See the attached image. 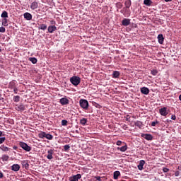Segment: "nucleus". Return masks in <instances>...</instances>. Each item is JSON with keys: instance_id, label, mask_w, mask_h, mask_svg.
Returning <instances> with one entry per match:
<instances>
[{"instance_id": "nucleus-8", "label": "nucleus", "mask_w": 181, "mask_h": 181, "mask_svg": "<svg viewBox=\"0 0 181 181\" xmlns=\"http://www.w3.org/2000/svg\"><path fill=\"white\" fill-rule=\"evenodd\" d=\"M122 25L123 26H129L131 25V20L129 18H124L122 21Z\"/></svg>"}, {"instance_id": "nucleus-42", "label": "nucleus", "mask_w": 181, "mask_h": 181, "mask_svg": "<svg viewBox=\"0 0 181 181\" xmlns=\"http://www.w3.org/2000/svg\"><path fill=\"white\" fill-rule=\"evenodd\" d=\"M116 145H117V146H121V145H122V141H117V142H116Z\"/></svg>"}, {"instance_id": "nucleus-39", "label": "nucleus", "mask_w": 181, "mask_h": 181, "mask_svg": "<svg viewBox=\"0 0 181 181\" xmlns=\"http://www.w3.org/2000/svg\"><path fill=\"white\" fill-rule=\"evenodd\" d=\"M9 86H10V88H16L15 86V83H13V82H11Z\"/></svg>"}, {"instance_id": "nucleus-58", "label": "nucleus", "mask_w": 181, "mask_h": 181, "mask_svg": "<svg viewBox=\"0 0 181 181\" xmlns=\"http://www.w3.org/2000/svg\"><path fill=\"white\" fill-rule=\"evenodd\" d=\"M1 52H2V49H0V53H1Z\"/></svg>"}, {"instance_id": "nucleus-35", "label": "nucleus", "mask_w": 181, "mask_h": 181, "mask_svg": "<svg viewBox=\"0 0 181 181\" xmlns=\"http://www.w3.org/2000/svg\"><path fill=\"white\" fill-rule=\"evenodd\" d=\"M67 120H66V119H63V120H62V127H66V125H67Z\"/></svg>"}, {"instance_id": "nucleus-51", "label": "nucleus", "mask_w": 181, "mask_h": 181, "mask_svg": "<svg viewBox=\"0 0 181 181\" xmlns=\"http://www.w3.org/2000/svg\"><path fill=\"white\" fill-rule=\"evenodd\" d=\"M4 177V174L0 172V179H2Z\"/></svg>"}, {"instance_id": "nucleus-34", "label": "nucleus", "mask_w": 181, "mask_h": 181, "mask_svg": "<svg viewBox=\"0 0 181 181\" xmlns=\"http://www.w3.org/2000/svg\"><path fill=\"white\" fill-rule=\"evenodd\" d=\"M151 74L152 76H156L158 74V70L156 69L151 70Z\"/></svg>"}, {"instance_id": "nucleus-23", "label": "nucleus", "mask_w": 181, "mask_h": 181, "mask_svg": "<svg viewBox=\"0 0 181 181\" xmlns=\"http://www.w3.org/2000/svg\"><path fill=\"white\" fill-rule=\"evenodd\" d=\"M0 149L4 152H8V151H11V148L5 146V145H1L0 146Z\"/></svg>"}, {"instance_id": "nucleus-44", "label": "nucleus", "mask_w": 181, "mask_h": 181, "mask_svg": "<svg viewBox=\"0 0 181 181\" xmlns=\"http://www.w3.org/2000/svg\"><path fill=\"white\" fill-rule=\"evenodd\" d=\"M163 172H164V173H168V172H169V168H163Z\"/></svg>"}, {"instance_id": "nucleus-10", "label": "nucleus", "mask_w": 181, "mask_h": 181, "mask_svg": "<svg viewBox=\"0 0 181 181\" xmlns=\"http://www.w3.org/2000/svg\"><path fill=\"white\" fill-rule=\"evenodd\" d=\"M47 30L49 33H53V32H56V30H57V27H56V25H49Z\"/></svg>"}, {"instance_id": "nucleus-13", "label": "nucleus", "mask_w": 181, "mask_h": 181, "mask_svg": "<svg viewBox=\"0 0 181 181\" xmlns=\"http://www.w3.org/2000/svg\"><path fill=\"white\" fill-rule=\"evenodd\" d=\"M19 169H21V165H19L18 164H13L11 166V170H13V172H18Z\"/></svg>"}, {"instance_id": "nucleus-16", "label": "nucleus", "mask_w": 181, "mask_h": 181, "mask_svg": "<svg viewBox=\"0 0 181 181\" xmlns=\"http://www.w3.org/2000/svg\"><path fill=\"white\" fill-rule=\"evenodd\" d=\"M158 43H160V45H163V42L165 40V37H163V35L159 34L158 35Z\"/></svg>"}, {"instance_id": "nucleus-43", "label": "nucleus", "mask_w": 181, "mask_h": 181, "mask_svg": "<svg viewBox=\"0 0 181 181\" xmlns=\"http://www.w3.org/2000/svg\"><path fill=\"white\" fill-rule=\"evenodd\" d=\"M117 8H119V9H121V8H122V4L117 3Z\"/></svg>"}, {"instance_id": "nucleus-30", "label": "nucleus", "mask_w": 181, "mask_h": 181, "mask_svg": "<svg viewBox=\"0 0 181 181\" xmlns=\"http://www.w3.org/2000/svg\"><path fill=\"white\" fill-rule=\"evenodd\" d=\"M80 124L81 125H86V124H87V119L86 118H82L81 120H80Z\"/></svg>"}, {"instance_id": "nucleus-32", "label": "nucleus", "mask_w": 181, "mask_h": 181, "mask_svg": "<svg viewBox=\"0 0 181 181\" xmlns=\"http://www.w3.org/2000/svg\"><path fill=\"white\" fill-rule=\"evenodd\" d=\"M1 18H8V12L6 11H3L1 15Z\"/></svg>"}, {"instance_id": "nucleus-52", "label": "nucleus", "mask_w": 181, "mask_h": 181, "mask_svg": "<svg viewBox=\"0 0 181 181\" xmlns=\"http://www.w3.org/2000/svg\"><path fill=\"white\" fill-rule=\"evenodd\" d=\"M175 176H176V177L179 176V171L175 172Z\"/></svg>"}, {"instance_id": "nucleus-28", "label": "nucleus", "mask_w": 181, "mask_h": 181, "mask_svg": "<svg viewBox=\"0 0 181 181\" xmlns=\"http://www.w3.org/2000/svg\"><path fill=\"white\" fill-rule=\"evenodd\" d=\"M13 100L14 103H19V101H21V96L16 95L13 97Z\"/></svg>"}, {"instance_id": "nucleus-14", "label": "nucleus", "mask_w": 181, "mask_h": 181, "mask_svg": "<svg viewBox=\"0 0 181 181\" xmlns=\"http://www.w3.org/2000/svg\"><path fill=\"white\" fill-rule=\"evenodd\" d=\"M144 165H145V160H141L139 161V163L138 166H137L139 170H142L144 169Z\"/></svg>"}, {"instance_id": "nucleus-24", "label": "nucleus", "mask_w": 181, "mask_h": 181, "mask_svg": "<svg viewBox=\"0 0 181 181\" xmlns=\"http://www.w3.org/2000/svg\"><path fill=\"white\" fill-rule=\"evenodd\" d=\"M144 5H146V6H151L153 2L151 0H144Z\"/></svg>"}, {"instance_id": "nucleus-19", "label": "nucleus", "mask_w": 181, "mask_h": 181, "mask_svg": "<svg viewBox=\"0 0 181 181\" xmlns=\"http://www.w3.org/2000/svg\"><path fill=\"white\" fill-rule=\"evenodd\" d=\"M16 109L17 111H25V105L22 104L19 105H16Z\"/></svg>"}, {"instance_id": "nucleus-33", "label": "nucleus", "mask_w": 181, "mask_h": 181, "mask_svg": "<svg viewBox=\"0 0 181 181\" xmlns=\"http://www.w3.org/2000/svg\"><path fill=\"white\" fill-rule=\"evenodd\" d=\"M3 26H8V20L6 18H4L2 21Z\"/></svg>"}, {"instance_id": "nucleus-45", "label": "nucleus", "mask_w": 181, "mask_h": 181, "mask_svg": "<svg viewBox=\"0 0 181 181\" xmlns=\"http://www.w3.org/2000/svg\"><path fill=\"white\" fill-rule=\"evenodd\" d=\"M171 119H173V121H176V115H173L171 116Z\"/></svg>"}, {"instance_id": "nucleus-41", "label": "nucleus", "mask_w": 181, "mask_h": 181, "mask_svg": "<svg viewBox=\"0 0 181 181\" xmlns=\"http://www.w3.org/2000/svg\"><path fill=\"white\" fill-rule=\"evenodd\" d=\"M94 179H96V180L101 181V179H103V177L100 176H95Z\"/></svg>"}, {"instance_id": "nucleus-56", "label": "nucleus", "mask_w": 181, "mask_h": 181, "mask_svg": "<svg viewBox=\"0 0 181 181\" xmlns=\"http://www.w3.org/2000/svg\"><path fill=\"white\" fill-rule=\"evenodd\" d=\"M179 170H181V165L178 166Z\"/></svg>"}, {"instance_id": "nucleus-48", "label": "nucleus", "mask_w": 181, "mask_h": 181, "mask_svg": "<svg viewBox=\"0 0 181 181\" xmlns=\"http://www.w3.org/2000/svg\"><path fill=\"white\" fill-rule=\"evenodd\" d=\"M125 118H126V121H129V119H131V116L127 115Z\"/></svg>"}, {"instance_id": "nucleus-50", "label": "nucleus", "mask_w": 181, "mask_h": 181, "mask_svg": "<svg viewBox=\"0 0 181 181\" xmlns=\"http://www.w3.org/2000/svg\"><path fill=\"white\" fill-rule=\"evenodd\" d=\"M24 166H25V169H28V168H29V164L28 163H25L24 165Z\"/></svg>"}, {"instance_id": "nucleus-22", "label": "nucleus", "mask_w": 181, "mask_h": 181, "mask_svg": "<svg viewBox=\"0 0 181 181\" xmlns=\"http://www.w3.org/2000/svg\"><path fill=\"white\" fill-rule=\"evenodd\" d=\"M1 159L2 160L3 162H8V160H9V156L6 155V154H4Z\"/></svg>"}, {"instance_id": "nucleus-53", "label": "nucleus", "mask_w": 181, "mask_h": 181, "mask_svg": "<svg viewBox=\"0 0 181 181\" xmlns=\"http://www.w3.org/2000/svg\"><path fill=\"white\" fill-rule=\"evenodd\" d=\"M0 136H5V134L0 131Z\"/></svg>"}, {"instance_id": "nucleus-55", "label": "nucleus", "mask_w": 181, "mask_h": 181, "mask_svg": "<svg viewBox=\"0 0 181 181\" xmlns=\"http://www.w3.org/2000/svg\"><path fill=\"white\" fill-rule=\"evenodd\" d=\"M172 0H165V2H170Z\"/></svg>"}, {"instance_id": "nucleus-40", "label": "nucleus", "mask_w": 181, "mask_h": 181, "mask_svg": "<svg viewBox=\"0 0 181 181\" xmlns=\"http://www.w3.org/2000/svg\"><path fill=\"white\" fill-rule=\"evenodd\" d=\"M6 29L4 27H0V33H5Z\"/></svg>"}, {"instance_id": "nucleus-3", "label": "nucleus", "mask_w": 181, "mask_h": 181, "mask_svg": "<svg viewBox=\"0 0 181 181\" xmlns=\"http://www.w3.org/2000/svg\"><path fill=\"white\" fill-rule=\"evenodd\" d=\"M19 145L22 149L25 151L26 152H30L32 151V147L29 146L25 142H20Z\"/></svg>"}, {"instance_id": "nucleus-37", "label": "nucleus", "mask_w": 181, "mask_h": 181, "mask_svg": "<svg viewBox=\"0 0 181 181\" xmlns=\"http://www.w3.org/2000/svg\"><path fill=\"white\" fill-rule=\"evenodd\" d=\"M5 141H6V138H5V137H0V145L1 144H3L4 142H5Z\"/></svg>"}, {"instance_id": "nucleus-47", "label": "nucleus", "mask_w": 181, "mask_h": 181, "mask_svg": "<svg viewBox=\"0 0 181 181\" xmlns=\"http://www.w3.org/2000/svg\"><path fill=\"white\" fill-rule=\"evenodd\" d=\"M95 107L96 108H102V106L98 103H95Z\"/></svg>"}, {"instance_id": "nucleus-36", "label": "nucleus", "mask_w": 181, "mask_h": 181, "mask_svg": "<svg viewBox=\"0 0 181 181\" xmlns=\"http://www.w3.org/2000/svg\"><path fill=\"white\" fill-rule=\"evenodd\" d=\"M64 149L65 152H67V151H69V149H70V146L69 144L65 145L64 146Z\"/></svg>"}, {"instance_id": "nucleus-11", "label": "nucleus", "mask_w": 181, "mask_h": 181, "mask_svg": "<svg viewBox=\"0 0 181 181\" xmlns=\"http://www.w3.org/2000/svg\"><path fill=\"white\" fill-rule=\"evenodd\" d=\"M59 103L62 104V105H67V104L69 103V100L66 98H62L60 99Z\"/></svg>"}, {"instance_id": "nucleus-1", "label": "nucleus", "mask_w": 181, "mask_h": 181, "mask_svg": "<svg viewBox=\"0 0 181 181\" xmlns=\"http://www.w3.org/2000/svg\"><path fill=\"white\" fill-rule=\"evenodd\" d=\"M70 82L73 86H77L80 83H81V78L78 76H72L70 78Z\"/></svg>"}, {"instance_id": "nucleus-20", "label": "nucleus", "mask_w": 181, "mask_h": 181, "mask_svg": "<svg viewBox=\"0 0 181 181\" xmlns=\"http://www.w3.org/2000/svg\"><path fill=\"white\" fill-rule=\"evenodd\" d=\"M127 149H128V146L127 144H125L124 146H123L122 147L117 148V150L120 151L121 152H125V151H127Z\"/></svg>"}, {"instance_id": "nucleus-7", "label": "nucleus", "mask_w": 181, "mask_h": 181, "mask_svg": "<svg viewBox=\"0 0 181 181\" xmlns=\"http://www.w3.org/2000/svg\"><path fill=\"white\" fill-rule=\"evenodd\" d=\"M54 151L53 149H49L47 151V159H49V160H52L53 159V153Z\"/></svg>"}, {"instance_id": "nucleus-54", "label": "nucleus", "mask_w": 181, "mask_h": 181, "mask_svg": "<svg viewBox=\"0 0 181 181\" xmlns=\"http://www.w3.org/2000/svg\"><path fill=\"white\" fill-rule=\"evenodd\" d=\"M13 149H14L15 151H16V150L18 149V146H13Z\"/></svg>"}, {"instance_id": "nucleus-46", "label": "nucleus", "mask_w": 181, "mask_h": 181, "mask_svg": "<svg viewBox=\"0 0 181 181\" xmlns=\"http://www.w3.org/2000/svg\"><path fill=\"white\" fill-rule=\"evenodd\" d=\"M13 92L15 94H18V88H13Z\"/></svg>"}, {"instance_id": "nucleus-6", "label": "nucleus", "mask_w": 181, "mask_h": 181, "mask_svg": "<svg viewBox=\"0 0 181 181\" xmlns=\"http://www.w3.org/2000/svg\"><path fill=\"white\" fill-rule=\"evenodd\" d=\"M78 179H81V174H77L69 177L70 181H78Z\"/></svg>"}, {"instance_id": "nucleus-15", "label": "nucleus", "mask_w": 181, "mask_h": 181, "mask_svg": "<svg viewBox=\"0 0 181 181\" xmlns=\"http://www.w3.org/2000/svg\"><path fill=\"white\" fill-rule=\"evenodd\" d=\"M38 6H39V4L37 1H34L31 4L30 8L33 11H35V9H37Z\"/></svg>"}, {"instance_id": "nucleus-49", "label": "nucleus", "mask_w": 181, "mask_h": 181, "mask_svg": "<svg viewBox=\"0 0 181 181\" xmlns=\"http://www.w3.org/2000/svg\"><path fill=\"white\" fill-rule=\"evenodd\" d=\"M50 23H51V25H56V21H50Z\"/></svg>"}, {"instance_id": "nucleus-9", "label": "nucleus", "mask_w": 181, "mask_h": 181, "mask_svg": "<svg viewBox=\"0 0 181 181\" xmlns=\"http://www.w3.org/2000/svg\"><path fill=\"white\" fill-rule=\"evenodd\" d=\"M140 91L141 93V94H144V95H148V94H149V88H148L147 87H142L140 88Z\"/></svg>"}, {"instance_id": "nucleus-31", "label": "nucleus", "mask_w": 181, "mask_h": 181, "mask_svg": "<svg viewBox=\"0 0 181 181\" xmlns=\"http://www.w3.org/2000/svg\"><path fill=\"white\" fill-rule=\"evenodd\" d=\"M119 175H121L119 171H115L113 175L114 179H118V176H119Z\"/></svg>"}, {"instance_id": "nucleus-18", "label": "nucleus", "mask_w": 181, "mask_h": 181, "mask_svg": "<svg viewBox=\"0 0 181 181\" xmlns=\"http://www.w3.org/2000/svg\"><path fill=\"white\" fill-rule=\"evenodd\" d=\"M124 5L127 9H129L131 8V5H132V2L131 0H126L124 2Z\"/></svg>"}, {"instance_id": "nucleus-17", "label": "nucleus", "mask_w": 181, "mask_h": 181, "mask_svg": "<svg viewBox=\"0 0 181 181\" xmlns=\"http://www.w3.org/2000/svg\"><path fill=\"white\" fill-rule=\"evenodd\" d=\"M24 18L26 21H32V14L30 13H25Z\"/></svg>"}, {"instance_id": "nucleus-5", "label": "nucleus", "mask_w": 181, "mask_h": 181, "mask_svg": "<svg viewBox=\"0 0 181 181\" xmlns=\"http://www.w3.org/2000/svg\"><path fill=\"white\" fill-rule=\"evenodd\" d=\"M141 138H144L146 141H152V139H153V136L151 134H142Z\"/></svg>"}, {"instance_id": "nucleus-26", "label": "nucleus", "mask_w": 181, "mask_h": 181, "mask_svg": "<svg viewBox=\"0 0 181 181\" xmlns=\"http://www.w3.org/2000/svg\"><path fill=\"white\" fill-rule=\"evenodd\" d=\"M38 29H41V30H46L47 29V25L46 24H40Z\"/></svg>"}, {"instance_id": "nucleus-25", "label": "nucleus", "mask_w": 181, "mask_h": 181, "mask_svg": "<svg viewBox=\"0 0 181 181\" xmlns=\"http://www.w3.org/2000/svg\"><path fill=\"white\" fill-rule=\"evenodd\" d=\"M46 132H41L40 133L38 134V137L40 138L41 139H43V138H46Z\"/></svg>"}, {"instance_id": "nucleus-2", "label": "nucleus", "mask_w": 181, "mask_h": 181, "mask_svg": "<svg viewBox=\"0 0 181 181\" xmlns=\"http://www.w3.org/2000/svg\"><path fill=\"white\" fill-rule=\"evenodd\" d=\"M79 105L83 108V110H88V101L86 99H81L79 100Z\"/></svg>"}, {"instance_id": "nucleus-57", "label": "nucleus", "mask_w": 181, "mask_h": 181, "mask_svg": "<svg viewBox=\"0 0 181 181\" xmlns=\"http://www.w3.org/2000/svg\"><path fill=\"white\" fill-rule=\"evenodd\" d=\"M179 100H180V101H181V95H180V96H179Z\"/></svg>"}, {"instance_id": "nucleus-38", "label": "nucleus", "mask_w": 181, "mask_h": 181, "mask_svg": "<svg viewBox=\"0 0 181 181\" xmlns=\"http://www.w3.org/2000/svg\"><path fill=\"white\" fill-rule=\"evenodd\" d=\"M157 124H159V122L156 120V122H151V127H156Z\"/></svg>"}, {"instance_id": "nucleus-27", "label": "nucleus", "mask_w": 181, "mask_h": 181, "mask_svg": "<svg viewBox=\"0 0 181 181\" xmlns=\"http://www.w3.org/2000/svg\"><path fill=\"white\" fill-rule=\"evenodd\" d=\"M28 60L30 62H31V63H33V64H36L37 63V59L35 58V57H30L28 59Z\"/></svg>"}, {"instance_id": "nucleus-29", "label": "nucleus", "mask_w": 181, "mask_h": 181, "mask_svg": "<svg viewBox=\"0 0 181 181\" xmlns=\"http://www.w3.org/2000/svg\"><path fill=\"white\" fill-rule=\"evenodd\" d=\"M45 138L46 139H49V141H52V139H53V135L50 134H46Z\"/></svg>"}, {"instance_id": "nucleus-4", "label": "nucleus", "mask_w": 181, "mask_h": 181, "mask_svg": "<svg viewBox=\"0 0 181 181\" xmlns=\"http://www.w3.org/2000/svg\"><path fill=\"white\" fill-rule=\"evenodd\" d=\"M159 114L162 115V117H166L169 112H168V107H163L159 109Z\"/></svg>"}, {"instance_id": "nucleus-12", "label": "nucleus", "mask_w": 181, "mask_h": 181, "mask_svg": "<svg viewBox=\"0 0 181 181\" xmlns=\"http://www.w3.org/2000/svg\"><path fill=\"white\" fill-rule=\"evenodd\" d=\"M134 125H135V127H137L140 129H142V128H144V123L139 120H137L134 122Z\"/></svg>"}, {"instance_id": "nucleus-21", "label": "nucleus", "mask_w": 181, "mask_h": 181, "mask_svg": "<svg viewBox=\"0 0 181 181\" xmlns=\"http://www.w3.org/2000/svg\"><path fill=\"white\" fill-rule=\"evenodd\" d=\"M120 74H121L119 73V71H114L113 74H112V77H113V78H119Z\"/></svg>"}]
</instances>
